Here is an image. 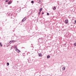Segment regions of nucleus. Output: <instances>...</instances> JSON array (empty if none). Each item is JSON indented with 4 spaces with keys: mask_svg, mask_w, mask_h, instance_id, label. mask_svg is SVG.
<instances>
[{
    "mask_svg": "<svg viewBox=\"0 0 76 76\" xmlns=\"http://www.w3.org/2000/svg\"><path fill=\"white\" fill-rule=\"evenodd\" d=\"M7 15H9V16H12V15H12V12H9L7 13Z\"/></svg>",
    "mask_w": 76,
    "mask_h": 76,
    "instance_id": "f257e3e1",
    "label": "nucleus"
},
{
    "mask_svg": "<svg viewBox=\"0 0 76 76\" xmlns=\"http://www.w3.org/2000/svg\"><path fill=\"white\" fill-rule=\"evenodd\" d=\"M65 22L66 24H67L69 23V20L67 19L65 20Z\"/></svg>",
    "mask_w": 76,
    "mask_h": 76,
    "instance_id": "f03ea898",
    "label": "nucleus"
},
{
    "mask_svg": "<svg viewBox=\"0 0 76 76\" xmlns=\"http://www.w3.org/2000/svg\"><path fill=\"white\" fill-rule=\"evenodd\" d=\"M42 39H41L40 38L38 40L39 42H40V43H41V42H42Z\"/></svg>",
    "mask_w": 76,
    "mask_h": 76,
    "instance_id": "7ed1b4c3",
    "label": "nucleus"
},
{
    "mask_svg": "<svg viewBox=\"0 0 76 76\" xmlns=\"http://www.w3.org/2000/svg\"><path fill=\"white\" fill-rule=\"evenodd\" d=\"M26 17H25L24 18H23L22 20V22H23L24 21H25L26 20Z\"/></svg>",
    "mask_w": 76,
    "mask_h": 76,
    "instance_id": "20e7f679",
    "label": "nucleus"
},
{
    "mask_svg": "<svg viewBox=\"0 0 76 76\" xmlns=\"http://www.w3.org/2000/svg\"><path fill=\"white\" fill-rule=\"evenodd\" d=\"M12 3V0H10V1L8 2V4H10Z\"/></svg>",
    "mask_w": 76,
    "mask_h": 76,
    "instance_id": "39448f33",
    "label": "nucleus"
},
{
    "mask_svg": "<svg viewBox=\"0 0 76 76\" xmlns=\"http://www.w3.org/2000/svg\"><path fill=\"white\" fill-rule=\"evenodd\" d=\"M16 50L18 53H20V51L18 49V48L16 49Z\"/></svg>",
    "mask_w": 76,
    "mask_h": 76,
    "instance_id": "423d86ee",
    "label": "nucleus"
},
{
    "mask_svg": "<svg viewBox=\"0 0 76 76\" xmlns=\"http://www.w3.org/2000/svg\"><path fill=\"white\" fill-rule=\"evenodd\" d=\"M39 56V57H42V54L41 53H39L38 54Z\"/></svg>",
    "mask_w": 76,
    "mask_h": 76,
    "instance_id": "0eeeda50",
    "label": "nucleus"
},
{
    "mask_svg": "<svg viewBox=\"0 0 76 76\" xmlns=\"http://www.w3.org/2000/svg\"><path fill=\"white\" fill-rule=\"evenodd\" d=\"M47 58L48 59L49 58H50V55H48L47 56Z\"/></svg>",
    "mask_w": 76,
    "mask_h": 76,
    "instance_id": "6e6552de",
    "label": "nucleus"
},
{
    "mask_svg": "<svg viewBox=\"0 0 76 76\" xmlns=\"http://www.w3.org/2000/svg\"><path fill=\"white\" fill-rule=\"evenodd\" d=\"M53 10H56V7L54 6L53 8Z\"/></svg>",
    "mask_w": 76,
    "mask_h": 76,
    "instance_id": "1a4fd4ad",
    "label": "nucleus"
},
{
    "mask_svg": "<svg viewBox=\"0 0 76 76\" xmlns=\"http://www.w3.org/2000/svg\"><path fill=\"white\" fill-rule=\"evenodd\" d=\"M37 2L39 3H41V1H40V0H38Z\"/></svg>",
    "mask_w": 76,
    "mask_h": 76,
    "instance_id": "9d476101",
    "label": "nucleus"
},
{
    "mask_svg": "<svg viewBox=\"0 0 76 76\" xmlns=\"http://www.w3.org/2000/svg\"><path fill=\"white\" fill-rule=\"evenodd\" d=\"M31 3H32V4H34V1H31Z\"/></svg>",
    "mask_w": 76,
    "mask_h": 76,
    "instance_id": "9b49d317",
    "label": "nucleus"
},
{
    "mask_svg": "<svg viewBox=\"0 0 76 76\" xmlns=\"http://www.w3.org/2000/svg\"><path fill=\"white\" fill-rule=\"evenodd\" d=\"M63 70H65V69H66V68L64 67H63L62 68Z\"/></svg>",
    "mask_w": 76,
    "mask_h": 76,
    "instance_id": "f8f14e48",
    "label": "nucleus"
},
{
    "mask_svg": "<svg viewBox=\"0 0 76 76\" xmlns=\"http://www.w3.org/2000/svg\"><path fill=\"white\" fill-rule=\"evenodd\" d=\"M42 8H41L39 10V11H42Z\"/></svg>",
    "mask_w": 76,
    "mask_h": 76,
    "instance_id": "ddd939ff",
    "label": "nucleus"
},
{
    "mask_svg": "<svg viewBox=\"0 0 76 76\" xmlns=\"http://www.w3.org/2000/svg\"><path fill=\"white\" fill-rule=\"evenodd\" d=\"M74 45L75 47L76 46V42H75L74 44Z\"/></svg>",
    "mask_w": 76,
    "mask_h": 76,
    "instance_id": "4468645a",
    "label": "nucleus"
},
{
    "mask_svg": "<svg viewBox=\"0 0 76 76\" xmlns=\"http://www.w3.org/2000/svg\"><path fill=\"white\" fill-rule=\"evenodd\" d=\"M7 66H9V62H7Z\"/></svg>",
    "mask_w": 76,
    "mask_h": 76,
    "instance_id": "2eb2a0df",
    "label": "nucleus"
},
{
    "mask_svg": "<svg viewBox=\"0 0 76 76\" xmlns=\"http://www.w3.org/2000/svg\"><path fill=\"white\" fill-rule=\"evenodd\" d=\"M5 2H7V1H9V0H5Z\"/></svg>",
    "mask_w": 76,
    "mask_h": 76,
    "instance_id": "dca6fc26",
    "label": "nucleus"
},
{
    "mask_svg": "<svg viewBox=\"0 0 76 76\" xmlns=\"http://www.w3.org/2000/svg\"><path fill=\"white\" fill-rule=\"evenodd\" d=\"M0 45L1 47H2V44H1V42L0 43Z\"/></svg>",
    "mask_w": 76,
    "mask_h": 76,
    "instance_id": "f3484780",
    "label": "nucleus"
},
{
    "mask_svg": "<svg viewBox=\"0 0 76 76\" xmlns=\"http://www.w3.org/2000/svg\"><path fill=\"white\" fill-rule=\"evenodd\" d=\"M12 41L13 42H16V41H15V40H12Z\"/></svg>",
    "mask_w": 76,
    "mask_h": 76,
    "instance_id": "a211bd4d",
    "label": "nucleus"
},
{
    "mask_svg": "<svg viewBox=\"0 0 76 76\" xmlns=\"http://www.w3.org/2000/svg\"><path fill=\"white\" fill-rule=\"evenodd\" d=\"M76 23V20H75L74 24H75Z\"/></svg>",
    "mask_w": 76,
    "mask_h": 76,
    "instance_id": "6ab92c4d",
    "label": "nucleus"
},
{
    "mask_svg": "<svg viewBox=\"0 0 76 76\" xmlns=\"http://www.w3.org/2000/svg\"><path fill=\"white\" fill-rule=\"evenodd\" d=\"M7 47H9V45H9V44H7Z\"/></svg>",
    "mask_w": 76,
    "mask_h": 76,
    "instance_id": "aec40b11",
    "label": "nucleus"
},
{
    "mask_svg": "<svg viewBox=\"0 0 76 76\" xmlns=\"http://www.w3.org/2000/svg\"><path fill=\"white\" fill-rule=\"evenodd\" d=\"M47 15H48H48H49V13H47Z\"/></svg>",
    "mask_w": 76,
    "mask_h": 76,
    "instance_id": "412c9836",
    "label": "nucleus"
},
{
    "mask_svg": "<svg viewBox=\"0 0 76 76\" xmlns=\"http://www.w3.org/2000/svg\"><path fill=\"white\" fill-rule=\"evenodd\" d=\"M12 41H10V43H12Z\"/></svg>",
    "mask_w": 76,
    "mask_h": 76,
    "instance_id": "4be33fe9",
    "label": "nucleus"
},
{
    "mask_svg": "<svg viewBox=\"0 0 76 76\" xmlns=\"http://www.w3.org/2000/svg\"><path fill=\"white\" fill-rule=\"evenodd\" d=\"M12 47H13V46H12L11 47V50H12Z\"/></svg>",
    "mask_w": 76,
    "mask_h": 76,
    "instance_id": "5701e85b",
    "label": "nucleus"
},
{
    "mask_svg": "<svg viewBox=\"0 0 76 76\" xmlns=\"http://www.w3.org/2000/svg\"><path fill=\"white\" fill-rule=\"evenodd\" d=\"M44 13V12H42V15H43Z\"/></svg>",
    "mask_w": 76,
    "mask_h": 76,
    "instance_id": "b1692460",
    "label": "nucleus"
},
{
    "mask_svg": "<svg viewBox=\"0 0 76 76\" xmlns=\"http://www.w3.org/2000/svg\"><path fill=\"white\" fill-rule=\"evenodd\" d=\"M38 13L39 15H40V12H39Z\"/></svg>",
    "mask_w": 76,
    "mask_h": 76,
    "instance_id": "393cba45",
    "label": "nucleus"
},
{
    "mask_svg": "<svg viewBox=\"0 0 76 76\" xmlns=\"http://www.w3.org/2000/svg\"><path fill=\"white\" fill-rule=\"evenodd\" d=\"M64 45H66V43H65V44H64Z\"/></svg>",
    "mask_w": 76,
    "mask_h": 76,
    "instance_id": "a878e982",
    "label": "nucleus"
},
{
    "mask_svg": "<svg viewBox=\"0 0 76 76\" xmlns=\"http://www.w3.org/2000/svg\"><path fill=\"white\" fill-rule=\"evenodd\" d=\"M40 11L39 12H40V13H41V11Z\"/></svg>",
    "mask_w": 76,
    "mask_h": 76,
    "instance_id": "bb28decb",
    "label": "nucleus"
},
{
    "mask_svg": "<svg viewBox=\"0 0 76 76\" xmlns=\"http://www.w3.org/2000/svg\"><path fill=\"white\" fill-rule=\"evenodd\" d=\"M30 60V59H28V60Z\"/></svg>",
    "mask_w": 76,
    "mask_h": 76,
    "instance_id": "cd10ccee",
    "label": "nucleus"
},
{
    "mask_svg": "<svg viewBox=\"0 0 76 76\" xmlns=\"http://www.w3.org/2000/svg\"><path fill=\"white\" fill-rule=\"evenodd\" d=\"M32 17H34V16H32Z\"/></svg>",
    "mask_w": 76,
    "mask_h": 76,
    "instance_id": "c85d7f7f",
    "label": "nucleus"
},
{
    "mask_svg": "<svg viewBox=\"0 0 76 76\" xmlns=\"http://www.w3.org/2000/svg\"><path fill=\"white\" fill-rule=\"evenodd\" d=\"M17 2L18 3V2H19V1H18Z\"/></svg>",
    "mask_w": 76,
    "mask_h": 76,
    "instance_id": "c756f323",
    "label": "nucleus"
},
{
    "mask_svg": "<svg viewBox=\"0 0 76 76\" xmlns=\"http://www.w3.org/2000/svg\"><path fill=\"white\" fill-rule=\"evenodd\" d=\"M7 20V19H6V21Z\"/></svg>",
    "mask_w": 76,
    "mask_h": 76,
    "instance_id": "7c9ffc66",
    "label": "nucleus"
},
{
    "mask_svg": "<svg viewBox=\"0 0 76 76\" xmlns=\"http://www.w3.org/2000/svg\"><path fill=\"white\" fill-rule=\"evenodd\" d=\"M71 26H72V25H71Z\"/></svg>",
    "mask_w": 76,
    "mask_h": 76,
    "instance_id": "2f4dec72",
    "label": "nucleus"
},
{
    "mask_svg": "<svg viewBox=\"0 0 76 76\" xmlns=\"http://www.w3.org/2000/svg\"><path fill=\"white\" fill-rule=\"evenodd\" d=\"M32 61H33V60H32Z\"/></svg>",
    "mask_w": 76,
    "mask_h": 76,
    "instance_id": "473e14b6",
    "label": "nucleus"
}]
</instances>
